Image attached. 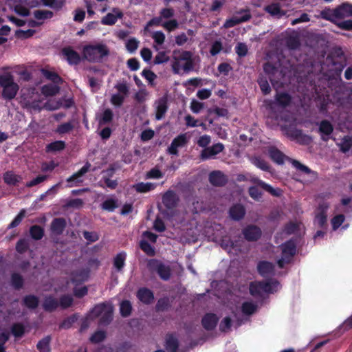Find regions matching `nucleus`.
<instances>
[{
    "mask_svg": "<svg viewBox=\"0 0 352 352\" xmlns=\"http://www.w3.org/2000/svg\"><path fill=\"white\" fill-rule=\"evenodd\" d=\"M69 107L68 104H63L61 101H57L55 100H50L47 102H46L44 105L45 108L48 110H56L60 107Z\"/></svg>",
    "mask_w": 352,
    "mask_h": 352,
    "instance_id": "e433bc0d",
    "label": "nucleus"
},
{
    "mask_svg": "<svg viewBox=\"0 0 352 352\" xmlns=\"http://www.w3.org/2000/svg\"><path fill=\"white\" fill-rule=\"evenodd\" d=\"M151 264L153 267H157V272L162 278L166 280L169 278L170 269L168 266L162 265L158 261H153Z\"/></svg>",
    "mask_w": 352,
    "mask_h": 352,
    "instance_id": "a878e982",
    "label": "nucleus"
},
{
    "mask_svg": "<svg viewBox=\"0 0 352 352\" xmlns=\"http://www.w3.org/2000/svg\"><path fill=\"white\" fill-rule=\"evenodd\" d=\"M273 265L269 262H261L258 265V272L263 276H266L271 274L273 272Z\"/></svg>",
    "mask_w": 352,
    "mask_h": 352,
    "instance_id": "c85d7f7f",
    "label": "nucleus"
},
{
    "mask_svg": "<svg viewBox=\"0 0 352 352\" xmlns=\"http://www.w3.org/2000/svg\"><path fill=\"white\" fill-rule=\"evenodd\" d=\"M142 76L148 81L151 85H153V81L156 78V75L151 70H144Z\"/></svg>",
    "mask_w": 352,
    "mask_h": 352,
    "instance_id": "774afa93",
    "label": "nucleus"
},
{
    "mask_svg": "<svg viewBox=\"0 0 352 352\" xmlns=\"http://www.w3.org/2000/svg\"><path fill=\"white\" fill-rule=\"evenodd\" d=\"M162 26L168 32L175 30L178 27V23L175 19L164 21Z\"/></svg>",
    "mask_w": 352,
    "mask_h": 352,
    "instance_id": "a18cd8bd",
    "label": "nucleus"
},
{
    "mask_svg": "<svg viewBox=\"0 0 352 352\" xmlns=\"http://www.w3.org/2000/svg\"><path fill=\"white\" fill-rule=\"evenodd\" d=\"M139 45V41L135 38H130L126 43V47L129 52H135Z\"/></svg>",
    "mask_w": 352,
    "mask_h": 352,
    "instance_id": "5fc2aeb1",
    "label": "nucleus"
},
{
    "mask_svg": "<svg viewBox=\"0 0 352 352\" xmlns=\"http://www.w3.org/2000/svg\"><path fill=\"white\" fill-rule=\"evenodd\" d=\"M113 118V112L111 109H105L102 115V117L100 120V124H106L109 122Z\"/></svg>",
    "mask_w": 352,
    "mask_h": 352,
    "instance_id": "603ef678",
    "label": "nucleus"
},
{
    "mask_svg": "<svg viewBox=\"0 0 352 352\" xmlns=\"http://www.w3.org/2000/svg\"><path fill=\"white\" fill-rule=\"evenodd\" d=\"M282 254L281 258L278 260V264L280 267H283L285 264L289 263L292 257L296 253V243L293 240H289L280 246Z\"/></svg>",
    "mask_w": 352,
    "mask_h": 352,
    "instance_id": "6e6552de",
    "label": "nucleus"
},
{
    "mask_svg": "<svg viewBox=\"0 0 352 352\" xmlns=\"http://www.w3.org/2000/svg\"><path fill=\"white\" fill-rule=\"evenodd\" d=\"M223 149V145L221 143L214 144L210 147L204 149L201 152V156L204 160L212 158L218 153H221Z\"/></svg>",
    "mask_w": 352,
    "mask_h": 352,
    "instance_id": "4468645a",
    "label": "nucleus"
},
{
    "mask_svg": "<svg viewBox=\"0 0 352 352\" xmlns=\"http://www.w3.org/2000/svg\"><path fill=\"white\" fill-rule=\"evenodd\" d=\"M240 16L235 15L232 18L227 19L223 25L225 28H229L235 26L236 25L245 22L250 19V14L248 10H243L239 14Z\"/></svg>",
    "mask_w": 352,
    "mask_h": 352,
    "instance_id": "9d476101",
    "label": "nucleus"
},
{
    "mask_svg": "<svg viewBox=\"0 0 352 352\" xmlns=\"http://www.w3.org/2000/svg\"><path fill=\"white\" fill-rule=\"evenodd\" d=\"M151 36L155 43L154 45V48L156 50H158L159 48L157 46L162 45L164 43L166 38L165 34L161 31H155L152 33Z\"/></svg>",
    "mask_w": 352,
    "mask_h": 352,
    "instance_id": "2f4dec72",
    "label": "nucleus"
},
{
    "mask_svg": "<svg viewBox=\"0 0 352 352\" xmlns=\"http://www.w3.org/2000/svg\"><path fill=\"white\" fill-rule=\"evenodd\" d=\"M113 306L110 303L96 305L91 313V317H100L102 322H108L112 316Z\"/></svg>",
    "mask_w": 352,
    "mask_h": 352,
    "instance_id": "0eeeda50",
    "label": "nucleus"
},
{
    "mask_svg": "<svg viewBox=\"0 0 352 352\" xmlns=\"http://www.w3.org/2000/svg\"><path fill=\"white\" fill-rule=\"evenodd\" d=\"M162 177V173L156 168H153L148 171L146 175L147 179H159Z\"/></svg>",
    "mask_w": 352,
    "mask_h": 352,
    "instance_id": "338daca9",
    "label": "nucleus"
},
{
    "mask_svg": "<svg viewBox=\"0 0 352 352\" xmlns=\"http://www.w3.org/2000/svg\"><path fill=\"white\" fill-rule=\"evenodd\" d=\"M160 16L162 18V21L166 19H168L173 16L174 10L171 8H164L160 11Z\"/></svg>",
    "mask_w": 352,
    "mask_h": 352,
    "instance_id": "680f3d73",
    "label": "nucleus"
},
{
    "mask_svg": "<svg viewBox=\"0 0 352 352\" xmlns=\"http://www.w3.org/2000/svg\"><path fill=\"white\" fill-rule=\"evenodd\" d=\"M137 296L141 302L145 304L152 302L154 298L153 293L146 288L140 289L138 292Z\"/></svg>",
    "mask_w": 352,
    "mask_h": 352,
    "instance_id": "4be33fe9",
    "label": "nucleus"
},
{
    "mask_svg": "<svg viewBox=\"0 0 352 352\" xmlns=\"http://www.w3.org/2000/svg\"><path fill=\"white\" fill-rule=\"evenodd\" d=\"M105 338V333L102 331H96L91 338L90 340L91 342L98 343L104 340Z\"/></svg>",
    "mask_w": 352,
    "mask_h": 352,
    "instance_id": "0e129e2a",
    "label": "nucleus"
},
{
    "mask_svg": "<svg viewBox=\"0 0 352 352\" xmlns=\"http://www.w3.org/2000/svg\"><path fill=\"white\" fill-rule=\"evenodd\" d=\"M279 288V283L275 280L267 283L253 282L250 286V291L252 296H257L265 294L273 293Z\"/></svg>",
    "mask_w": 352,
    "mask_h": 352,
    "instance_id": "39448f33",
    "label": "nucleus"
},
{
    "mask_svg": "<svg viewBox=\"0 0 352 352\" xmlns=\"http://www.w3.org/2000/svg\"><path fill=\"white\" fill-rule=\"evenodd\" d=\"M126 255L124 253L118 254L114 258V267L118 270H121L124 264Z\"/></svg>",
    "mask_w": 352,
    "mask_h": 352,
    "instance_id": "37998d69",
    "label": "nucleus"
},
{
    "mask_svg": "<svg viewBox=\"0 0 352 352\" xmlns=\"http://www.w3.org/2000/svg\"><path fill=\"white\" fill-rule=\"evenodd\" d=\"M320 132L323 140H327L333 131L332 125L327 121H322L320 125Z\"/></svg>",
    "mask_w": 352,
    "mask_h": 352,
    "instance_id": "cd10ccee",
    "label": "nucleus"
},
{
    "mask_svg": "<svg viewBox=\"0 0 352 352\" xmlns=\"http://www.w3.org/2000/svg\"><path fill=\"white\" fill-rule=\"evenodd\" d=\"M219 320V318L214 314H207L202 319V325L207 329L210 330L214 329Z\"/></svg>",
    "mask_w": 352,
    "mask_h": 352,
    "instance_id": "6ab92c4d",
    "label": "nucleus"
},
{
    "mask_svg": "<svg viewBox=\"0 0 352 352\" xmlns=\"http://www.w3.org/2000/svg\"><path fill=\"white\" fill-rule=\"evenodd\" d=\"M190 108L193 113H198L203 109L204 103L196 100H192L190 102Z\"/></svg>",
    "mask_w": 352,
    "mask_h": 352,
    "instance_id": "6e6d98bb",
    "label": "nucleus"
},
{
    "mask_svg": "<svg viewBox=\"0 0 352 352\" xmlns=\"http://www.w3.org/2000/svg\"><path fill=\"white\" fill-rule=\"evenodd\" d=\"M178 343L177 339L173 336H168L166 341V349L170 352H175Z\"/></svg>",
    "mask_w": 352,
    "mask_h": 352,
    "instance_id": "f704fd0d",
    "label": "nucleus"
},
{
    "mask_svg": "<svg viewBox=\"0 0 352 352\" xmlns=\"http://www.w3.org/2000/svg\"><path fill=\"white\" fill-rule=\"evenodd\" d=\"M65 224L63 219H56L52 223V230L56 234H60L64 230Z\"/></svg>",
    "mask_w": 352,
    "mask_h": 352,
    "instance_id": "7c9ffc66",
    "label": "nucleus"
},
{
    "mask_svg": "<svg viewBox=\"0 0 352 352\" xmlns=\"http://www.w3.org/2000/svg\"><path fill=\"white\" fill-rule=\"evenodd\" d=\"M301 229V224L298 223H291L289 224L285 229V230L283 232V233L280 234L288 235L291 234H296Z\"/></svg>",
    "mask_w": 352,
    "mask_h": 352,
    "instance_id": "72a5a7b5",
    "label": "nucleus"
},
{
    "mask_svg": "<svg viewBox=\"0 0 352 352\" xmlns=\"http://www.w3.org/2000/svg\"><path fill=\"white\" fill-rule=\"evenodd\" d=\"M270 156L273 161L279 164H283L285 158V155L280 151L275 148L270 149Z\"/></svg>",
    "mask_w": 352,
    "mask_h": 352,
    "instance_id": "473e14b6",
    "label": "nucleus"
},
{
    "mask_svg": "<svg viewBox=\"0 0 352 352\" xmlns=\"http://www.w3.org/2000/svg\"><path fill=\"white\" fill-rule=\"evenodd\" d=\"M89 277V271L87 270L77 271L72 274L71 280L67 282L65 286V290L72 289L77 297H82L87 293L86 287H82L79 289L77 286L81 283L87 280Z\"/></svg>",
    "mask_w": 352,
    "mask_h": 352,
    "instance_id": "f03ea898",
    "label": "nucleus"
},
{
    "mask_svg": "<svg viewBox=\"0 0 352 352\" xmlns=\"http://www.w3.org/2000/svg\"><path fill=\"white\" fill-rule=\"evenodd\" d=\"M120 313L123 316H128L131 311V304L128 300H124L120 303Z\"/></svg>",
    "mask_w": 352,
    "mask_h": 352,
    "instance_id": "58836bf2",
    "label": "nucleus"
},
{
    "mask_svg": "<svg viewBox=\"0 0 352 352\" xmlns=\"http://www.w3.org/2000/svg\"><path fill=\"white\" fill-rule=\"evenodd\" d=\"M24 302L27 307L34 308L38 305V299L33 296H29L25 298Z\"/></svg>",
    "mask_w": 352,
    "mask_h": 352,
    "instance_id": "e2e57ef3",
    "label": "nucleus"
},
{
    "mask_svg": "<svg viewBox=\"0 0 352 352\" xmlns=\"http://www.w3.org/2000/svg\"><path fill=\"white\" fill-rule=\"evenodd\" d=\"M193 59L191 52L184 50H175L172 56V69L175 74L182 72H188L193 69Z\"/></svg>",
    "mask_w": 352,
    "mask_h": 352,
    "instance_id": "f257e3e1",
    "label": "nucleus"
},
{
    "mask_svg": "<svg viewBox=\"0 0 352 352\" xmlns=\"http://www.w3.org/2000/svg\"><path fill=\"white\" fill-rule=\"evenodd\" d=\"M43 306L47 310H52L58 306V302L52 298H47L44 302Z\"/></svg>",
    "mask_w": 352,
    "mask_h": 352,
    "instance_id": "13d9d810",
    "label": "nucleus"
},
{
    "mask_svg": "<svg viewBox=\"0 0 352 352\" xmlns=\"http://www.w3.org/2000/svg\"><path fill=\"white\" fill-rule=\"evenodd\" d=\"M3 180L8 185H16L22 180V177L13 171H7L3 175Z\"/></svg>",
    "mask_w": 352,
    "mask_h": 352,
    "instance_id": "393cba45",
    "label": "nucleus"
},
{
    "mask_svg": "<svg viewBox=\"0 0 352 352\" xmlns=\"http://www.w3.org/2000/svg\"><path fill=\"white\" fill-rule=\"evenodd\" d=\"M169 60L168 56L165 52H160L155 57V63L161 64L166 63Z\"/></svg>",
    "mask_w": 352,
    "mask_h": 352,
    "instance_id": "052dcab7",
    "label": "nucleus"
},
{
    "mask_svg": "<svg viewBox=\"0 0 352 352\" xmlns=\"http://www.w3.org/2000/svg\"><path fill=\"white\" fill-rule=\"evenodd\" d=\"M133 188L138 192H147L155 189L156 184L151 182H140L133 185Z\"/></svg>",
    "mask_w": 352,
    "mask_h": 352,
    "instance_id": "bb28decb",
    "label": "nucleus"
},
{
    "mask_svg": "<svg viewBox=\"0 0 352 352\" xmlns=\"http://www.w3.org/2000/svg\"><path fill=\"white\" fill-rule=\"evenodd\" d=\"M189 137L186 133L181 134L175 138L168 148V152L172 155H177L178 148L184 146L188 142Z\"/></svg>",
    "mask_w": 352,
    "mask_h": 352,
    "instance_id": "9b49d317",
    "label": "nucleus"
},
{
    "mask_svg": "<svg viewBox=\"0 0 352 352\" xmlns=\"http://www.w3.org/2000/svg\"><path fill=\"white\" fill-rule=\"evenodd\" d=\"M25 215V210H22L20 211V212L17 214V216L14 218V219L10 223V224L8 226V228H13L16 227L19 225V223L21 222L22 219Z\"/></svg>",
    "mask_w": 352,
    "mask_h": 352,
    "instance_id": "09e8293b",
    "label": "nucleus"
},
{
    "mask_svg": "<svg viewBox=\"0 0 352 352\" xmlns=\"http://www.w3.org/2000/svg\"><path fill=\"white\" fill-rule=\"evenodd\" d=\"M164 21H162V18L160 16L158 17H154L151 21H149L146 25L144 28V32H148L149 28L151 26H162V23H163Z\"/></svg>",
    "mask_w": 352,
    "mask_h": 352,
    "instance_id": "8fccbe9b",
    "label": "nucleus"
},
{
    "mask_svg": "<svg viewBox=\"0 0 352 352\" xmlns=\"http://www.w3.org/2000/svg\"><path fill=\"white\" fill-rule=\"evenodd\" d=\"M30 234L34 239H40L43 235V229L37 226H32L30 229Z\"/></svg>",
    "mask_w": 352,
    "mask_h": 352,
    "instance_id": "49530a36",
    "label": "nucleus"
},
{
    "mask_svg": "<svg viewBox=\"0 0 352 352\" xmlns=\"http://www.w3.org/2000/svg\"><path fill=\"white\" fill-rule=\"evenodd\" d=\"M250 180L256 184V186L250 187L249 189V193L250 197L255 200H259L261 197V192L258 189V187L270 192L274 195H278L280 194L279 189H274L272 187L263 182L256 177H251Z\"/></svg>",
    "mask_w": 352,
    "mask_h": 352,
    "instance_id": "423d86ee",
    "label": "nucleus"
},
{
    "mask_svg": "<svg viewBox=\"0 0 352 352\" xmlns=\"http://www.w3.org/2000/svg\"><path fill=\"white\" fill-rule=\"evenodd\" d=\"M65 146V144L62 141H56L51 143L47 146V151H56L63 149Z\"/></svg>",
    "mask_w": 352,
    "mask_h": 352,
    "instance_id": "4d7b16f0",
    "label": "nucleus"
},
{
    "mask_svg": "<svg viewBox=\"0 0 352 352\" xmlns=\"http://www.w3.org/2000/svg\"><path fill=\"white\" fill-rule=\"evenodd\" d=\"M122 17V12L118 8H113L111 12L108 13L104 16L101 23L103 25H112L115 24L118 19Z\"/></svg>",
    "mask_w": 352,
    "mask_h": 352,
    "instance_id": "ddd939ff",
    "label": "nucleus"
},
{
    "mask_svg": "<svg viewBox=\"0 0 352 352\" xmlns=\"http://www.w3.org/2000/svg\"><path fill=\"white\" fill-rule=\"evenodd\" d=\"M144 239L140 242L141 249L148 255H153L154 250L151 245L146 241L149 240L151 242H155L157 239V236L151 232H145L143 234Z\"/></svg>",
    "mask_w": 352,
    "mask_h": 352,
    "instance_id": "f8f14e48",
    "label": "nucleus"
},
{
    "mask_svg": "<svg viewBox=\"0 0 352 352\" xmlns=\"http://www.w3.org/2000/svg\"><path fill=\"white\" fill-rule=\"evenodd\" d=\"M256 309V306L250 302H244L242 305V311L244 314L250 315L253 314Z\"/></svg>",
    "mask_w": 352,
    "mask_h": 352,
    "instance_id": "c03bdc74",
    "label": "nucleus"
},
{
    "mask_svg": "<svg viewBox=\"0 0 352 352\" xmlns=\"http://www.w3.org/2000/svg\"><path fill=\"white\" fill-rule=\"evenodd\" d=\"M222 48L221 41H216L212 44L210 53L212 56H215L222 50Z\"/></svg>",
    "mask_w": 352,
    "mask_h": 352,
    "instance_id": "3c124183",
    "label": "nucleus"
},
{
    "mask_svg": "<svg viewBox=\"0 0 352 352\" xmlns=\"http://www.w3.org/2000/svg\"><path fill=\"white\" fill-rule=\"evenodd\" d=\"M327 209L328 206L327 204H322L319 206L316 211V214L314 220V223L316 225L322 227L326 223Z\"/></svg>",
    "mask_w": 352,
    "mask_h": 352,
    "instance_id": "2eb2a0df",
    "label": "nucleus"
},
{
    "mask_svg": "<svg viewBox=\"0 0 352 352\" xmlns=\"http://www.w3.org/2000/svg\"><path fill=\"white\" fill-rule=\"evenodd\" d=\"M175 199V196L173 192H168L164 195L163 197V203L168 207H170L172 205V202H173Z\"/></svg>",
    "mask_w": 352,
    "mask_h": 352,
    "instance_id": "69168bd1",
    "label": "nucleus"
},
{
    "mask_svg": "<svg viewBox=\"0 0 352 352\" xmlns=\"http://www.w3.org/2000/svg\"><path fill=\"white\" fill-rule=\"evenodd\" d=\"M335 15L339 18L352 16V5L344 3L335 10Z\"/></svg>",
    "mask_w": 352,
    "mask_h": 352,
    "instance_id": "aec40b11",
    "label": "nucleus"
},
{
    "mask_svg": "<svg viewBox=\"0 0 352 352\" xmlns=\"http://www.w3.org/2000/svg\"><path fill=\"white\" fill-rule=\"evenodd\" d=\"M291 101L290 96L285 93L278 94L276 96V102L282 107L287 106Z\"/></svg>",
    "mask_w": 352,
    "mask_h": 352,
    "instance_id": "ea45409f",
    "label": "nucleus"
},
{
    "mask_svg": "<svg viewBox=\"0 0 352 352\" xmlns=\"http://www.w3.org/2000/svg\"><path fill=\"white\" fill-rule=\"evenodd\" d=\"M50 338L46 337L41 340L37 344V348L41 352H49Z\"/></svg>",
    "mask_w": 352,
    "mask_h": 352,
    "instance_id": "de8ad7c7",
    "label": "nucleus"
},
{
    "mask_svg": "<svg viewBox=\"0 0 352 352\" xmlns=\"http://www.w3.org/2000/svg\"><path fill=\"white\" fill-rule=\"evenodd\" d=\"M41 72L47 79L50 80L55 83H58L60 81V78L54 72L43 69Z\"/></svg>",
    "mask_w": 352,
    "mask_h": 352,
    "instance_id": "4c0bfd02",
    "label": "nucleus"
},
{
    "mask_svg": "<svg viewBox=\"0 0 352 352\" xmlns=\"http://www.w3.org/2000/svg\"><path fill=\"white\" fill-rule=\"evenodd\" d=\"M157 120H161L165 115L167 110V100L166 98H162L155 102Z\"/></svg>",
    "mask_w": 352,
    "mask_h": 352,
    "instance_id": "dca6fc26",
    "label": "nucleus"
},
{
    "mask_svg": "<svg viewBox=\"0 0 352 352\" xmlns=\"http://www.w3.org/2000/svg\"><path fill=\"white\" fill-rule=\"evenodd\" d=\"M265 10L271 16L280 18L286 14V12L281 9L280 5L278 3H273L265 8Z\"/></svg>",
    "mask_w": 352,
    "mask_h": 352,
    "instance_id": "a211bd4d",
    "label": "nucleus"
},
{
    "mask_svg": "<svg viewBox=\"0 0 352 352\" xmlns=\"http://www.w3.org/2000/svg\"><path fill=\"white\" fill-rule=\"evenodd\" d=\"M344 219V216L342 214L335 215L331 221L333 229L337 230L342 224Z\"/></svg>",
    "mask_w": 352,
    "mask_h": 352,
    "instance_id": "a19ab883",
    "label": "nucleus"
},
{
    "mask_svg": "<svg viewBox=\"0 0 352 352\" xmlns=\"http://www.w3.org/2000/svg\"><path fill=\"white\" fill-rule=\"evenodd\" d=\"M186 124L188 126L195 127L197 126H204V124L199 122L198 120L195 119L192 116L188 115L185 117Z\"/></svg>",
    "mask_w": 352,
    "mask_h": 352,
    "instance_id": "864d4df0",
    "label": "nucleus"
},
{
    "mask_svg": "<svg viewBox=\"0 0 352 352\" xmlns=\"http://www.w3.org/2000/svg\"><path fill=\"white\" fill-rule=\"evenodd\" d=\"M59 88L56 85H45L42 88V93L46 96H54L58 92Z\"/></svg>",
    "mask_w": 352,
    "mask_h": 352,
    "instance_id": "c9c22d12",
    "label": "nucleus"
},
{
    "mask_svg": "<svg viewBox=\"0 0 352 352\" xmlns=\"http://www.w3.org/2000/svg\"><path fill=\"white\" fill-rule=\"evenodd\" d=\"M89 168L90 164L87 163L78 172L69 177L67 180V182L74 183V185H76V184L81 182V177L89 170ZM73 186V184H72L70 186Z\"/></svg>",
    "mask_w": 352,
    "mask_h": 352,
    "instance_id": "5701e85b",
    "label": "nucleus"
},
{
    "mask_svg": "<svg viewBox=\"0 0 352 352\" xmlns=\"http://www.w3.org/2000/svg\"><path fill=\"white\" fill-rule=\"evenodd\" d=\"M221 245L230 254H236L237 251L239 250V248L236 245H234V243H232L230 245H229L228 244L225 243L224 240L222 241Z\"/></svg>",
    "mask_w": 352,
    "mask_h": 352,
    "instance_id": "bf43d9fd",
    "label": "nucleus"
},
{
    "mask_svg": "<svg viewBox=\"0 0 352 352\" xmlns=\"http://www.w3.org/2000/svg\"><path fill=\"white\" fill-rule=\"evenodd\" d=\"M117 206V201L113 198L107 199L102 204V208L109 211H113Z\"/></svg>",
    "mask_w": 352,
    "mask_h": 352,
    "instance_id": "79ce46f5",
    "label": "nucleus"
},
{
    "mask_svg": "<svg viewBox=\"0 0 352 352\" xmlns=\"http://www.w3.org/2000/svg\"><path fill=\"white\" fill-rule=\"evenodd\" d=\"M244 236L249 241L258 239L261 234L260 229L256 226H249L243 231Z\"/></svg>",
    "mask_w": 352,
    "mask_h": 352,
    "instance_id": "412c9836",
    "label": "nucleus"
},
{
    "mask_svg": "<svg viewBox=\"0 0 352 352\" xmlns=\"http://www.w3.org/2000/svg\"><path fill=\"white\" fill-rule=\"evenodd\" d=\"M230 214L233 219L238 220L244 216L245 210L242 206L235 205L230 208Z\"/></svg>",
    "mask_w": 352,
    "mask_h": 352,
    "instance_id": "c756f323",
    "label": "nucleus"
},
{
    "mask_svg": "<svg viewBox=\"0 0 352 352\" xmlns=\"http://www.w3.org/2000/svg\"><path fill=\"white\" fill-rule=\"evenodd\" d=\"M0 86L3 89L2 96L9 100L16 96L19 88L12 75L8 72L0 75Z\"/></svg>",
    "mask_w": 352,
    "mask_h": 352,
    "instance_id": "20e7f679",
    "label": "nucleus"
},
{
    "mask_svg": "<svg viewBox=\"0 0 352 352\" xmlns=\"http://www.w3.org/2000/svg\"><path fill=\"white\" fill-rule=\"evenodd\" d=\"M85 59L91 62H98L109 54L107 47L102 43L88 45L84 47L82 51Z\"/></svg>",
    "mask_w": 352,
    "mask_h": 352,
    "instance_id": "7ed1b4c3",
    "label": "nucleus"
},
{
    "mask_svg": "<svg viewBox=\"0 0 352 352\" xmlns=\"http://www.w3.org/2000/svg\"><path fill=\"white\" fill-rule=\"evenodd\" d=\"M210 182L215 186H221L225 184L226 178L220 171H214L210 173L209 177Z\"/></svg>",
    "mask_w": 352,
    "mask_h": 352,
    "instance_id": "b1692460",
    "label": "nucleus"
},
{
    "mask_svg": "<svg viewBox=\"0 0 352 352\" xmlns=\"http://www.w3.org/2000/svg\"><path fill=\"white\" fill-rule=\"evenodd\" d=\"M62 55L69 64H76L80 60L78 54L70 47L64 48L62 51Z\"/></svg>",
    "mask_w": 352,
    "mask_h": 352,
    "instance_id": "f3484780",
    "label": "nucleus"
},
{
    "mask_svg": "<svg viewBox=\"0 0 352 352\" xmlns=\"http://www.w3.org/2000/svg\"><path fill=\"white\" fill-rule=\"evenodd\" d=\"M116 88L118 93L112 95L111 102L113 105L119 107L122 104L125 97L127 96L129 89L124 83H119L116 85Z\"/></svg>",
    "mask_w": 352,
    "mask_h": 352,
    "instance_id": "1a4fd4ad",
    "label": "nucleus"
}]
</instances>
